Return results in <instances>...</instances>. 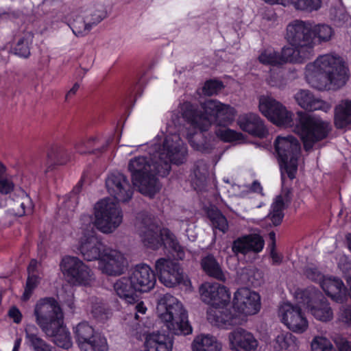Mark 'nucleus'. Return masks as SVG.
Returning <instances> with one entry per match:
<instances>
[{
    "label": "nucleus",
    "instance_id": "obj_1",
    "mask_svg": "<svg viewBox=\"0 0 351 351\" xmlns=\"http://www.w3.org/2000/svg\"><path fill=\"white\" fill-rule=\"evenodd\" d=\"M202 111L191 102H184L182 108L183 119L193 128L186 138L191 147L202 154H210L215 149V137L208 131L211 125L228 127L234 120L235 110L215 99H208L202 104Z\"/></svg>",
    "mask_w": 351,
    "mask_h": 351
},
{
    "label": "nucleus",
    "instance_id": "obj_2",
    "mask_svg": "<svg viewBox=\"0 0 351 351\" xmlns=\"http://www.w3.org/2000/svg\"><path fill=\"white\" fill-rule=\"evenodd\" d=\"M158 310L162 311L159 314V317L168 332L149 334L145 341V351H171L173 335L185 336L192 333L188 313L176 298L168 293L160 298Z\"/></svg>",
    "mask_w": 351,
    "mask_h": 351
},
{
    "label": "nucleus",
    "instance_id": "obj_3",
    "mask_svg": "<svg viewBox=\"0 0 351 351\" xmlns=\"http://www.w3.org/2000/svg\"><path fill=\"white\" fill-rule=\"evenodd\" d=\"M34 315L38 326L47 336L53 337V341L57 346L66 350L72 346L70 332L64 324L62 308L53 297L38 300Z\"/></svg>",
    "mask_w": 351,
    "mask_h": 351
},
{
    "label": "nucleus",
    "instance_id": "obj_4",
    "mask_svg": "<svg viewBox=\"0 0 351 351\" xmlns=\"http://www.w3.org/2000/svg\"><path fill=\"white\" fill-rule=\"evenodd\" d=\"M199 294L203 302L213 307L207 312V319L211 324L228 329L239 323L238 316L226 307L230 301V293L226 287L206 282L199 287Z\"/></svg>",
    "mask_w": 351,
    "mask_h": 351
},
{
    "label": "nucleus",
    "instance_id": "obj_5",
    "mask_svg": "<svg viewBox=\"0 0 351 351\" xmlns=\"http://www.w3.org/2000/svg\"><path fill=\"white\" fill-rule=\"evenodd\" d=\"M348 71L340 56L324 54L318 57L313 64L306 65V78L312 86L322 89L324 85L315 84V81L324 77L334 89H337L344 86L348 81Z\"/></svg>",
    "mask_w": 351,
    "mask_h": 351
},
{
    "label": "nucleus",
    "instance_id": "obj_6",
    "mask_svg": "<svg viewBox=\"0 0 351 351\" xmlns=\"http://www.w3.org/2000/svg\"><path fill=\"white\" fill-rule=\"evenodd\" d=\"M162 152L158 159L151 161L152 173L162 178L167 177L171 169V164L180 165L186 161L188 148L186 144L177 134L167 136L162 145Z\"/></svg>",
    "mask_w": 351,
    "mask_h": 351
},
{
    "label": "nucleus",
    "instance_id": "obj_7",
    "mask_svg": "<svg viewBox=\"0 0 351 351\" xmlns=\"http://www.w3.org/2000/svg\"><path fill=\"white\" fill-rule=\"evenodd\" d=\"M274 149L278 160L281 180L285 182V174L293 180L295 178L301 146L298 140L292 135L278 136L274 141Z\"/></svg>",
    "mask_w": 351,
    "mask_h": 351
},
{
    "label": "nucleus",
    "instance_id": "obj_8",
    "mask_svg": "<svg viewBox=\"0 0 351 351\" xmlns=\"http://www.w3.org/2000/svg\"><path fill=\"white\" fill-rule=\"evenodd\" d=\"M330 130L328 122L302 112H298V121L294 130L300 136L306 152L311 151L315 143L327 138Z\"/></svg>",
    "mask_w": 351,
    "mask_h": 351
},
{
    "label": "nucleus",
    "instance_id": "obj_9",
    "mask_svg": "<svg viewBox=\"0 0 351 351\" xmlns=\"http://www.w3.org/2000/svg\"><path fill=\"white\" fill-rule=\"evenodd\" d=\"M133 184L141 193L154 197L158 191V178L152 173L151 160L146 156H136L128 164Z\"/></svg>",
    "mask_w": 351,
    "mask_h": 351
},
{
    "label": "nucleus",
    "instance_id": "obj_10",
    "mask_svg": "<svg viewBox=\"0 0 351 351\" xmlns=\"http://www.w3.org/2000/svg\"><path fill=\"white\" fill-rule=\"evenodd\" d=\"M94 210L95 226L101 232L111 233L122 222V210L118 204L110 198H104L97 202Z\"/></svg>",
    "mask_w": 351,
    "mask_h": 351
},
{
    "label": "nucleus",
    "instance_id": "obj_11",
    "mask_svg": "<svg viewBox=\"0 0 351 351\" xmlns=\"http://www.w3.org/2000/svg\"><path fill=\"white\" fill-rule=\"evenodd\" d=\"M141 237L145 246L152 250H158L161 247H169L172 252L176 254L178 260L182 261L185 257V252L177 240L176 236L167 228H160L156 227L155 230L148 228L143 231Z\"/></svg>",
    "mask_w": 351,
    "mask_h": 351
},
{
    "label": "nucleus",
    "instance_id": "obj_12",
    "mask_svg": "<svg viewBox=\"0 0 351 351\" xmlns=\"http://www.w3.org/2000/svg\"><path fill=\"white\" fill-rule=\"evenodd\" d=\"M297 297L317 320L328 322L332 319L333 313L330 304L317 288L308 287L298 292Z\"/></svg>",
    "mask_w": 351,
    "mask_h": 351
},
{
    "label": "nucleus",
    "instance_id": "obj_13",
    "mask_svg": "<svg viewBox=\"0 0 351 351\" xmlns=\"http://www.w3.org/2000/svg\"><path fill=\"white\" fill-rule=\"evenodd\" d=\"M81 351H108L107 339L86 322L79 323L73 329Z\"/></svg>",
    "mask_w": 351,
    "mask_h": 351
},
{
    "label": "nucleus",
    "instance_id": "obj_14",
    "mask_svg": "<svg viewBox=\"0 0 351 351\" xmlns=\"http://www.w3.org/2000/svg\"><path fill=\"white\" fill-rule=\"evenodd\" d=\"M61 271L67 281L73 285H86L90 280L92 271L79 258L64 256L60 262Z\"/></svg>",
    "mask_w": 351,
    "mask_h": 351
},
{
    "label": "nucleus",
    "instance_id": "obj_15",
    "mask_svg": "<svg viewBox=\"0 0 351 351\" xmlns=\"http://www.w3.org/2000/svg\"><path fill=\"white\" fill-rule=\"evenodd\" d=\"M232 308H230L232 313L239 318V323L237 324L239 325L241 323L240 314L254 315L260 311L261 297L258 293L248 288L238 289L234 295Z\"/></svg>",
    "mask_w": 351,
    "mask_h": 351
},
{
    "label": "nucleus",
    "instance_id": "obj_16",
    "mask_svg": "<svg viewBox=\"0 0 351 351\" xmlns=\"http://www.w3.org/2000/svg\"><path fill=\"white\" fill-rule=\"evenodd\" d=\"M258 107L261 113L276 125H292V112L276 99L269 97H262Z\"/></svg>",
    "mask_w": 351,
    "mask_h": 351
},
{
    "label": "nucleus",
    "instance_id": "obj_17",
    "mask_svg": "<svg viewBox=\"0 0 351 351\" xmlns=\"http://www.w3.org/2000/svg\"><path fill=\"white\" fill-rule=\"evenodd\" d=\"M312 24L301 20H294L287 27L286 38L291 46L302 47L314 52L312 42Z\"/></svg>",
    "mask_w": 351,
    "mask_h": 351
},
{
    "label": "nucleus",
    "instance_id": "obj_18",
    "mask_svg": "<svg viewBox=\"0 0 351 351\" xmlns=\"http://www.w3.org/2000/svg\"><path fill=\"white\" fill-rule=\"evenodd\" d=\"M278 313L281 322L294 332L303 333L308 326L304 313L298 305L285 302L280 306Z\"/></svg>",
    "mask_w": 351,
    "mask_h": 351
},
{
    "label": "nucleus",
    "instance_id": "obj_19",
    "mask_svg": "<svg viewBox=\"0 0 351 351\" xmlns=\"http://www.w3.org/2000/svg\"><path fill=\"white\" fill-rule=\"evenodd\" d=\"M108 192L117 202H128L132 197L133 188L128 178L122 173H110L106 180Z\"/></svg>",
    "mask_w": 351,
    "mask_h": 351
},
{
    "label": "nucleus",
    "instance_id": "obj_20",
    "mask_svg": "<svg viewBox=\"0 0 351 351\" xmlns=\"http://www.w3.org/2000/svg\"><path fill=\"white\" fill-rule=\"evenodd\" d=\"M155 268L160 281L166 287H173L183 281L182 269L178 262L160 258L156 261Z\"/></svg>",
    "mask_w": 351,
    "mask_h": 351
},
{
    "label": "nucleus",
    "instance_id": "obj_21",
    "mask_svg": "<svg viewBox=\"0 0 351 351\" xmlns=\"http://www.w3.org/2000/svg\"><path fill=\"white\" fill-rule=\"evenodd\" d=\"M108 249L93 232H87L80 238L77 250L84 260L100 261L103 254Z\"/></svg>",
    "mask_w": 351,
    "mask_h": 351
},
{
    "label": "nucleus",
    "instance_id": "obj_22",
    "mask_svg": "<svg viewBox=\"0 0 351 351\" xmlns=\"http://www.w3.org/2000/svg\"><path fill=\"white\" fill-rule=\"evenodd\" d=\"M98 264L99 269L103 274L117 276L123 274L127 260L119 251L108 247Z\"/></svg>",
    "mask_w": 351,
    "mask_h": 351
},
{
    "label": "nucleus",
    "instance_id": "obj_23",
    "mask_svg": "<svg viewBox=\"0 0 351 351\" xmlns=\"http://www.w3.org/2000/svg\"><path fill=\"white\" fill-rule=\"evenodd\" d=\"M132 282L139 293H146L154 288L156 276L153 269L147 264L140 263L128 273Z\"/></svg>",
    "mask_w": 351,
    "mask_h": 351
},
{
    "label": "nucleus",
    "instance_id": "obj_24",
    "mask_svg": "<svg viewBox=\"0 0 351 351\" xmlns=\"http://www.w3.org/2000/svg\"><path fill=\"white\" fill-rule=\"evenodd\" d=\"M350 287L348 289L343 280L337 277H326L321 282V288L326 295L337 303H343L351 299V278L347 280Z\"/></svg>",
    "mask_w": 351,
    "mask_h": 351
},
{
    "label": "nucleus",
    "instance_id": "obj_25",
    "mask_svg": "<svg viewBox=\"0 0 351 351\" xmlns=\"http://www.w3.org/2000/svg\"><path fill=\"white\" fill-rule=\"evenodd\" d=\"M265 246L263 237L256 233H252L241 236L236 239L232 245V252L245 256L248 254H258L261 252Z\"/></svg>",
    "mask_w": 351,
    "mask_h": 351
},
{
    "label": "nucleus",
    "instance_id": "obj_26",
    "mask_svg": "<svg viewBox=\"0 0 351 351\" xmlns=\"http://www.w3.org/2000/svg\"><path fill=\"white\" fill-rule=\"evenodd\" d=\"M230 348L232 351H255L258 341L254 336L243 328H237L229 334Z\"/></svg>",
    "mask_w": 351,
    "mask_h": 351
},
{
    "label": "nucleus",
    "instance_id": "obj_27",
    "mask_svg": "<svg viewBox=\"0 0 351 351\" xmlns=\"http://www.w3.org/2000/svg\"><path fill=\"white\" fill-rule=\"evenodd\" d=\"M238 125L245 132L260 138H265L268 134L264 121L256 114L247 113L239 117Z\"/></svg>",
    "mask_w": 351,
    "mask_h": 351
},
{
    "label": "nucleus",
    "instance_id": "obj_28",
    "mask_svg": "<svg viewBox=\"0 0 351 351\" xmlns=\"http://www.w3.org/2000/svg\"><path fill=\"white\" fill-rule=\"evenodd\" d=\"M116 294L128 304H134L138 301V291L128 275L119 278L113 285Z\"/></svg>",
    "mask_w": 351,
    "mask_h": 351
},
{
    "label": "nucleus",
    "instance_id": "obj_29",
    "mask_svg": "<svg viewBox=\"0 0 351 351\" xmlns=\"http://www.w3.org/2000/svg\"><path fill=\"white\" fill-rule=\"evenodd\" d=\"M99 14H97V18L96 19H90L86 16L84 19L80 16H77L75 19H73L69 24L73 33L77 36H84L87 35L93 26L97 25L107 16V12L104 10L99 11Z\"/></svg>",
    "mask_w": 351,
    "mask_h": 351
},
{
    "label": "nucleus",
    "instance_id": "obj_30",
    "mask_svg": "<svg viewBox=\"0 0 351 351\" xmlns=\"http://www.w3.org/2000/svg\"><path fill=\"white\" fill-rule=\"evenodd\" d=\"M313 56V51L299 46L285 47L280 53L282 65L287 62L303 63Z\"/></svg>",
    "mask_w": 351,
    "mask_h": 351
},
{
    "label": "nucleus",
    "instance_id": "obj_31",
    "mask_svg": "<svg viewBox=\"0 0 351 351\" xmlns=\"http://www.w3.org/2000/svg\"><path fill=\"white\" fill-rule=\"evenodd\" d=\"M295 99L301 108L308 111L322 110L326 112L329 108L328 104L326 102L315 98L309 90H300L295 95Z\"/></svg>",
    "mask_w": 351,
    "mask_h": 351
},
{
    "label": "nucleus",
    "instance_id": "obj_32",
    "mask_svg": "<svg viewBox=\"0 0 351 351\" xmlns=\"http://www.w3.org/2000/svg\"><path fill=\"white\" fill-rule=\"evenodd\" d=\"M200 266L202 271L208 276L222 282H226V275L221 268V266L213 254H208L205 256H203L200 261Z\"/></svg>",
    "mask_w": 351,
    "mask_h": 351
},
{
    "label": "nucleus",
    "instance_id": "obj_33",
    "mask_svg": "<svg viewBox=\"0 0 351 351\" xmlns=\"http://www.w3.org/2000/svg\"><path fill=\"white\" fill-rule=\"evenodd\" d=\"M82 186L83 180L81 178L73 190L64 197L62 205L60 208L59 211L62 213H65L68 218L73 215L79 203V195L82 191Z\"/></svg>",
    "mask_w": 351,
    "mask_h": 351
},
{
    "label": "nucleus",
    "instance_id": "obj_34",
    "mask_svg": "<svg viewBox=\"0 0 351 351\" xmlns=\"http://www.w3.org/2000/svg\"><path fill=\"white\" fill-rule=\"evenodd\" d=\"M108 145L109 143L108 141L100 145L99 138L91 137L77 143L75 145V149L80 154H100L107 149Z\"/></svg>",
    "mask_w": 351,
    "mask_h": 351
},
{
    "label": "nucleus",
    "instance_id": "obj_35",
    "mask_svg": "<svg viewBox=\"0 0 351 351\" xmlns=\"http://www.w3.org/2000/svg\"><path fill=\"white\" fill-rule=\"evenodd\" d=\"M70 156L67 151L57 144L51 145L47 152V171L52 170L56 165H62L67 162Z\"/></svg>",
    "mask_w": 351,
    "mask_h": 351
},
{
    "label": "nucleus",
    "instance_id": "obj_36",
    "mask_svg": "<svg viewBox=\"0 0 351 351\" xmlns=\"http://www.w3.org/2000/svg\"><path fill=\"white\" fill-rule=\"evenodd\" d=\"M334 123L337 129H343L351 124V101L344 100L335 109Z\"/></svg>",
    "mask_w": 351,
    "mask_h": 351
},
{
    "label": "nucleus",
    "instance_id": "obj_37",
    "mask_svg": "<svg viewBox=\"0 0 351 351\" xmlns=\"http://www.w3.org/2000/svg\"><path fill=\"white\" fill-rule=\"evenodd\" d=\"M191 348L193 351H221V344L216 337L202 334L193 339Z\"/></svg>",
    "mask_w": 351,
    "mask_h": 351
},
{
    "label": "nucleus",
    "instance_id": "obj_38",
    "mask_svg": "<svg viewBox=\"0 0 351 351\" xmlns=\"http://www.w3.org/2000/svg\"><path fill=\"white\" fill-rule=\"evenodd\" d=\"M296 337L288 331L280 332L274 341V348L276 351H292L295 348Z\"/></svg>",
    "mask_w": 351,
    "mask_h": 351
},
{
    "label": "nucleus",
    "instance_id": "obj_39",
    "mask_svg": "<svg viewBox=\"0 0 351 351\" xmlns=\"http://www.w3.org/2000/svg\"><path fill=\"white\" fill-rule=\"evenodd\" d=\"M330 19L336 27L347 29L351 27V16L343 8L330 9Z\"/></svg>",
    "mask_w": 351,
    "mask_h": 351
},
{
    "label": "nucleus",
    "instance_id": "obj_40",
    "mask_svg": "<svg viewBox=\"0 0 351 351\" xmlns=\"http://www.w3.org/2000/svg\"><path fill=\"white\" fill-rule=\"evenodd\" d=\"M312 42L315 43V40H317L319 43L322 42H327L330 40L334 35V30L332 28L326 24H317L312 25V30H311Z\"/></svg>",
    "mask_w": 351,
    "mask_h": 351
},
{
    "label": "nucleus",
    "instance_id": "obj_41",
    "mask_svg": "<svg viewBox=\"0 0 351 351\" xmlns=\"http://www.w3.org/2000/svg\"><path fill=\"white\" fill-rule=\"evenodd\" d=\"M207 216L214 229H218L223 233L228 230V221L222 213L217 208H210L207 211Z\"/></svg>",
    "mask_w": 351,
    "mask_h": 351
},
{
    "label": "nucleus",
    "instance_id": "obj_42",
    "mask_svg": "<svg viewBox=\"0 0 351 351\" xmlns=\"http://www.w3.org/2000/svg\"><path fill=\"white\" fill-rule=\"evenodd\" d=\"M145 75V71L141 69L136 73L131 75L126 80L125 88L128 96H131L135 92H138L142 89L143 84V77Z\"/></svg>",
    "mask_w": 351,
    "mask_h": 351
},
{
    "label": "nucleus",
    "instance_id": "obj_43",
    "mask_svg": "<svg viewBox=\"0 0 351 351\" xmlns=\"http://www.w3.org/2000/svg\"><path fill=\"white\" fill-rule=\"evenodd\" d=\"M32 45V40L22 37L11 47V52L21 58L27 59L31 55Z\"/></svg>",
    "mask_w": 351,
    "mask_h": 351
},
{
    "label": "nucleus",
    "instance_id": "obj_44",
    "mask_svg": "<svg viewBox=\"0 0 351 351\" xmlns=\"http://www.w3.org/2000/svg\"><path fill=\"white\" fill-rule=\"evenodd\" d=\"M213 134L215 137V146L216 145L217 138H219L221 141L226 143H231L239 141H243L245 136L239 132H237L230 128L217 129Z\"/></svg>",
    "mask_w": 351,
    "mask_h": 351
},
{
    "label": "nucleus",
    "instance_id": "obj_45",
    "mask_svg": "<svg viewBox=\"0 0 351 351\" xmlns=\"http://www.w3.org/2000/svg\"><path fill=\"white\" fill-rule=\"evenodd\" d=\"M289 5L297 10L313 12L322 6V0H288Z\"/></svg>",
    "mask_w": 351,
    "mask_h": 351
},
{
    "label": "nucleus",
    "instance_id": "obj_46",
    "mask_svg": "<svg viewBox=\"0 0 351 351\" xmlns=\"http://www.w3.org/2000/svg\"><path fill=\"white\" fill-rule=\"evenodd\" d=\"M258 61L265 65H282L280 53L274 50L265 49L258 56Z\"/></svg>",
    "mask_w": 351,
    "mask_h": 351
},
{
    "label": "nucleus",
    "instance_id": "obj_47",
    "mask_svg": "<svg viewBox=\"0 0 351 351\" xmlns=\"http://www.w3.org/2000/svg\"><path fill=\"white\" fill-rule=\"evenodd\" d=\"M40 282V276L27 275L25 289L22 295L23 301H28L32 297L34 291L38 287Z\"/></svg>",
    "mask_w": 351,
    "mask_h": 351
},
{
    "label": "nucleus",
    "instance_id": "obj_48",
    "mask_svg": "<svg viewBox=\"0 0 351 351\" xmlns=\"http://www.w3.org/2000/svg\"><path fill=\"white\" fill-rule=\"evenodd\" d=\"M224 88L223 82L216 79L206 80L202 88V91L205 95L211 96L217 94Z\"/></svg>",
    "mask_w": 351,
    "mask_h": 351
},
{
    "label": "nucleus",
    "instance_id": "obj_49",
    "mask_svg": "<svg viewBox=\"0 0 351 351\" xmlns=\"http://www.w3.org/2000/svg\"><path fill=\"white\" fill-rule=\"evenodd\" d=\"M312 351H336L332 343L325 337H316L311 343Z\"/></svg>",
    "mask_w": 351,
    "mask_h": 351
},
{
    "label": "nucleus",
    "instance_id": "obj_50",
    "mask_svg": "<svg viewBox=\"0 0 351 351\" xmlns=\"http://www.w3.org/2000/svg\"><path fill=\"white\" fill-rule=\"evenodd\" d=\"M15 184L12 176L8 173L0 176V194L8 195L14 191Z\"/></svg>",
    "mask_w": 351,
    "mask_h": 351
},
{
    "label": "nucleus",
    "instance_id": "obj_51",
    "mask_svg": "<svg viewBox=\"0 0 351 351\" xmlns=\"http://www.w3.org/2000/svg\"><path fill=\"white\" fill-rule=\"evenodd\" d=\"M304 273L307 278L313 282H319L320 286L322 280L326 278L317 268H307Z\"/></svg>",
    "mask_w": 351,
    "mask_h": 351
},
{
    "label": "nucleus",
    "instance_id": "obj_52",
    "mask_svg": "<svg viewBox=\"0 0 351 351\" xmlns=\"http://www.w3.org/2000/svg\"><path fill=\"white\" fill-rule=\"evenodd\" d=\"M93 316L98 320H104L108 318V310L101 305H95L91 311Z\"/></svg>",
    "mask_w": 351,
    "mask_h": 351
},
{
    "label": "nucleus",
    "instance_id": "obj_53",
    "mask_svg": "<svg viewBox=\"0 0 351 351\" xmlns=\"http://www.w3.org/2000/svg\"><path fill=\"white\" fill-rule=\"evenodd\" d=\"M21 211L19 212V216L21 217L25 213L32 212L33 208V204L29 196L25 194V197H22V202L20 204Z\"/></svg>",
    "mask_w": 351,
    "mask_h": 351
},
{
    "label": "nucleus",
    "instance_id": "obj_54",
    "mask_svg": "<svg viewBox=\"0 0 351 351\" xmlns=\"http://www.w3.org/2000/svg\"><path fill=\"white\" fill-rule=\"evenodd\" d=\"M339 319L348 325H351V306H343L340 308Z\"/></svg>",
    "mask_w": 351,
    "mask_h": 351
},
{
    "label": "nucleus",
    "instance_id": "obj_55",
    "mask_svg": "<svg viewBox=\"0 0 351 351\" xmlns=\"http://www.w3.org/2000/svg\"><path fill=\"white\" fill-rule=\"evenodd\" d=\"M8 316L13 319L16 324H20L22 321L23 315L20 310L15 306H12L8 313Z\"/></svg>",
    "mask_w": 351,
    "mask_h": 351
},
{
    "label": "nucleus",
    "instance_id": "obj_56",
    "mask_svg": "<svg viewBox=\"0 0 351 351\" xmlns=\"http://www.w3.org/2000/svg\"><path fill=\"white\" fill-rule=\"evenodd\" d=\"M269 216L270 217V219H271L272 223L275 226H279L282 223V219L285 216V214H284V212L278 211V213H276V212H275V210H271Z\"/></svg>",
    "mask_w": 351,
    "mask_h": 351
},
{
    "label": "nucleus",
    "instance_id": "obj_57",
    "mask_svg": "<svg viewBox=\"0 0 351 351\" xmlns=\"http://www.w3.org/2000/svg\"><path fill=\"white\" fill-rule=\"evenodd\" d=\"M270 258H271V265H279L282 263L283 256L282 254L278 253L276 248H271L269 253Z\"/></svg>",
    "mask_w": 351,
    "mask_h": 351
},
{
    "label": "nucleus",
    "instance_id": "obj_58",
    "mask_svg": "<svg viewBox=\"0 0 351 351\" xmlns=\"http://www.w3.org/2000/svg\"><path fill=\"white\" fill-rule=\"evenodd\" d=\"M39 263L36 259H32L27 266V275L39 276Z\"/></svg>",
    "mask_w": 351,
    "mask_h": 351
},
{
    "label": "nucleus",
    "instance_id": "obj_59",
    "mask_svg": "<svg viewBox=\"0 0 351 351\" xmlns=\"http://www.w3.org/2000/svg\"><path fill=\"white\" fill-rule=\"evenodd\" d=\"M285 208V201L281 196H278L275 202L271 205V210H275L276 213L278 211L284 212Z\"/></svg>",
    "mask_w": 351,
    "mask_h": 351
},
{
    "label": "nucleus",
    "instance_id": "obj_60",
    "mask_svg": "<svg viewBox=\"0 0 351 351\" xmlns=\"http://www.w3.org/2000/svg\"><path fill=\"white\" fill-rule=\"evenodd\" d=\"M198 169H195L194 171L195 174V180H193V183L198 187L202 188L204 186V183L206 182V177L205 175H199L198 176Z\"/></svg>",
    "mask_w": 351,
    "mask_h": 351
},
{
    "label": "nucleus",
    "instance_id": "obj_61",
    "mask_svg": "<svg viewBox=\"0 0 351 351\" xmlns=\"http://www.w3.org/2000/svg\"><path fill=\"white\" fill-rule=\"evenodd\" d=\"M135 309L136 311V313L135 315V318L136 319H138V315H137V313H141V314L143 315V314H145V313L147 311V307L145 306L144 302L142 301H141L136 304Z\"/></svg>",
    "mask_w": 351,
    "mask_h": 351
},
{
    "label": "nucleus",
    "instance_id": "obj_62",
    "mask_svg": "<svg viewBox=\"0 0 351 351\" xmlns=\"http://www.w3.org/2000/svg\"><path fill=\"white\" fill-rule=\"evenodd\" d=\"M250 190L252 192L261 193L263 191V187L258 180H254L251 184Z\"/></svg>",
    "mask_w": 351,
    "mask_h": 351
},
{
    "label": "nucleus",
    "instance_id": "obj_63",
    "mask_svg": "<svg viewBox=\"0 0 351 351\" xmlns=\"http://www.w3.org/2000/svg\"><path fill=\"white\" fill-rule=\"evenodd\" d=\"M80 88V84L78 83H75L73 87L69 90V91L66 95V99H67L68 97H71L74 95L76 92Z\"/></svg>",
    "mask_w": 351,
    "mask_h": 351
},
{
    "label": "nucleus",
    "instance_id": "obj_64",
    "mask_svg": "<svg viewBox=\"0 0 351 351\" xmlns=\"http://www.w3.org/2000/svg\"><path fill=\"white\" fill-rule=\"evenodd\" d=\"M339 351H351V343L348 341L343 343L339 348Z\"/></svg>",
    "mask_w": 351,
    "mask_h": 351
}]
</instances>
